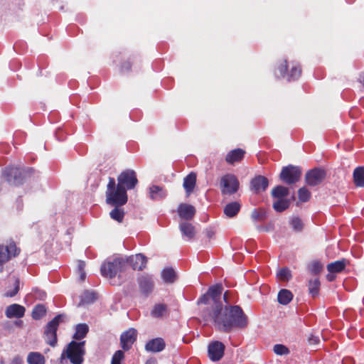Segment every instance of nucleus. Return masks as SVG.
<instances>
[{"label": "nucleus", "instance_id": "2f4dec72", "mask_svg": "<svg viewBox=\"0 0 364 364\" xmlns=\"http://www.w3.org/2000/svg\"><path fill=\"white\" fill-rule=\"evenodd\" d=\"M290 206V200L287 198L277 199L273 203L272 207L274 210L278 213H282L289 208Z\"/></svg>", "mask_w": 364, "mask_h": 364}, {"label": "nucleus", "instance_id": "c03bdc74", "mask_svg": "<svg viewBox=\"0 0 364 364\" xmlns=\"http://www.w3.org/2000/svg\"><path fill=\"white\" fill-rule=\"evenodd\" d=\"M124 358V353L122 350H117L112 358L111 364H121V360Z\"/></svg>", "mask_w": 364, "mask_h": 364}, {"label": "nucleus", "instance_id": "79ce46f5", "mask_svg": "<svg viewBox=\"0 0 364 364\" xmlns=\"http://www.w3.org/2000/svg\"><path fill=\"white\" fill-rule=\"evenodd\" d=\"M322 269L323 265L318 261L312 262L309 266V270L311 273L315 275L319 274L321 272Z\"/></svg>", "mask_w": 364, "mask_h": 364}, {"label": "nucleus", "instance_id": "864d4df0", "mask_svg": "<svg viewBox=\"0 0 364 364\" xmlns=\"http://www.w3.org/2000/svg\"><path fill=\"white\" fill-rule=\"evenodd\" d=\"M85 276H86V274H85V271L80 272V278L81 281L85 280Z\"/></svg>", "mask_w": 364, "mask_h": 364}, {"label": "nucleus", "instance_id": "1a4fd4ad", "mask_svg": "<svg viewBox=\"0 0 364 364\" xmlns=\"http://www.w3.org/2000/svg\"><path fill=\"white\" fill-rule=\"evenodd\" d=\"M220 190L223 195H232L239 189L240 183L233 174H225L220 179Z\"/></svg>", "mask_w": 364, "mask_h": 364}, {"label": "nucleus", "instance_id": "f3484780", "mask_svg": "<svg viewBox=\"0 0 364 364\" xmlns=\"http://www.w3.org/2000/svg\"><path fill=\"white\" fill-rule=\"evenodd\" d=\"M178 214L181 219L191 220L196 214V208L190 204L181 203L177 209Z\"/></svg>", "mask_w": 364, "mask_h": 364}, {"label": "nucleus", "instance_id": "37998d69", "mask_svg": "<svg viewBox=\"0 0 364 364\" xmlns=\"http://www.w3.org/2000/svg\"><path fill=\"white\" fill-rule=\"evenodd\" d=\"M273 350L274 353L279 355H287L289 353L288 348L282 344L274 345Z\"/></svg>", "mask_w": 364, "mask_h": 364}, {"label": "nucleus", "instance_id": "de8ad7c7", "mask_svg": "<svg viewBox=\"0 0 364 364\" xmlns=\"http://www.w3.org/2000/svg\"><path fill=\"white\" fill-rule=\"evenodd\" d=\"M308 341H309V344H311V345H316L319 343L320 340L318 336L311 335L309 337Z\"/></svg>", "mask_w": 364, "mask_h": 364}, {"label": "nucleus", "instance_id": "473e14b6", "mask_svg": "<svg viewBox=\"0 0 364 364\" xmlns=\"http://www.w3.org/2000/svg\"><path fill=\"white\" fill-rule=\"evenodd\" d=\"M46 311L45 305L38 304L33 307L31 316L34 320H39L46 314Z\"/></svg>", "mask_w": 364, "mask_h": 364}, {"label": "nucleus", "instance_id": "7c9ffc66", "mask_svg": "<svg viewBox=\"0 0 364 364\" xmlns=\"http://www.w3.org/2000/svg\"><path fill=\"white\" fill-rule=\"evenodd\" d=\"M161 277L166 283H173L177 275L173 268H166L161 272Z\"/></svg>", "mask_w": 364, "mask_h": 364}, {"label": "nucleus", "instance_id": "5701e85b", "mask_svg": "<svg viewBox=\"0 0 364 364\" xmlns=\"http://www.w3.org/2000/svg\"><path fill=\"white\" fill-rule=\"evenodd\" d=\"M179 229L182 235L186 237L187 240L193 239L196 233L195 227L188 222L180 223Z\"/></svg>", "mask_w": 364, "mask_h": 364}, {"label": "nucleus", "instance_id": "cd10ccee", "mask_svg": "<svg viewBox=\"0 0 364 364\" xmlns=\"http://www.w3.org/2000/svg\"><path fill=\"white\" fill-rule=\"evenodd\" d=\"M293 299V294L291 291L282 289H281L277 295V301L282 305L288 304Z\"/></svg>", "mask_w": 364, "mask_h": 364}, {"label": "nucleus", "instance_id": "4c0bfd02", "mask_svg": "<svg viewBox=\"0 0 364 364\" xmlns=\"http://www.w3.org/2000/svg\"><path fill=\"white\" fill-rule=\"evenodd\" d=\"M277 276L281 282H288L292 277L291 270L288 267H283L280 269Z\"/></svg>", "mask_w": 364, "mask_h": 364}, {"label": "nucleus", "instance_id": "f03ea898", "mask_svg": "<svg viewBox=\"0 0 364 364\" xmlns=\"http://www.w3.org/2000/svg\"><path fill=\"white\" fill-rule=\"evenodd\" d=\"M138 183L136 172L132 169H125L115 179L109 177L106 190V203L124 205L128 200L127 190L135 188Z\"/></svg>", "mask_w": 364, "mask_h": 364}, {"label": "nucleus", "instance_id": "f704fd0d", "mask_svg": "<svg viewBox=\"0 0 364 364\" xmlns=\"http://www.w3.org/2000/svg\"><path fill=\"white\" fill-rule=\"evenodd\" d=\"M251 218L254 221L263 222L267 218V212L262 208L254 209L251 213Z\"/></svg>", "mask_w": 364, "mask_h": 364}, {"label": "nucleus", "instance_id": "c756f323", "mask_svg": "<svg viewBox=\"0 0 364 364\" xmlns=\"http://www.w3.org/2000/svg\"><path fill=\"white\" fill-rule=\"evenodd\" d=\"M27 363L28 364H45V357L38 352H31L27 356Z\"/></svg>", "mask_w": 364, "mask_h": 364}, {"label": "nucleus", "instance_id": "8fccbe9b", "mask_svg": "<svg viewBox=\"0 0 364 364\" xmlns=\"http://www.w3.org/2000/svg\"><path fill=\"white\" fill-rule=\"evenodd\" d=\"M85 267V262L82 260L78 261L77 268H78L79 272L85 271L84 270Z\"/></svg>", "mask_w": 364, "mask_h": 364}, {"label": "nucleus", "instance_id": "49530a36", "mask_svg": "<svg viewBox=\"0 0 364 364\" xmlns=\"http://www.w3.org/2000/svg\"><path fill=\"white\" fill-rule=\"evenodd\" d=\"M131 68H132V63L129 60H127V61L124 62L122 64V65L120 67V71L122 73L128 72V71L131 70Z\"/></svg>", "mask_w": 364, "mask_h": 364}, {"label": "nucleus", "instance_id": "bb28decb", "mask_svg": "<svg viewBox=\"0 0 364 364\" xmlns=\"http://www.w3.org/2000/svg\"><path fill=\"white\" fill-rule=\"evenodd\" d=\"M150 198L155 200H160L166 196V192L159 186H152L149 188Z\"/></svg>", "mask_w": 364, "mask_h": 364}, {"label": "nucleus", "instance_id": "dca6fc26", "mask_svg": "<svg viewBox=\"0 0 364 364\" xmlns=\"http://www.w3.org/2000/svg\"><path fill=\"white\" fill-rule=\"evenodd\" d=\"M269 186L268 179L263 176H257L251 180V189L255 193H259L264 191Z\"/></svg>", "mask_w": 364, "mask_h": 364}, {"label": "nucleus", "instance_id": "b1692460", "mask_svg": "<svg viewBox=\"0 0 364 364\" xmlns=\"http://www.w3.org/2000/svg\"><path fill=\"white\" fill-rule=\"evenodd\" d=\"M107 203L110 205L114 206V208L112 209L109 213L111 218L117 221L118 223H122L123 221L125 214L124 209L121 208V206H122L123 205L112 204L109 203Z\"/></svg>", "mask_w": 364, "mask_h": 364}, {"label": "nucleus", "instance_id": "4be33fe9", "mask_svg": "<svg viewBox=\"0 0 364 364\" xmlns=\"http://www.w3.org/2000/svg\"><path fill=\"white\" fill-rule=\"evenodd\" d=\"M196 184V173L191 172L183 179V186L187 195H190L194 190Z\"/></svg>", "mask_w": 364, "mask_h": 364}, {"label": "nucleus", "instance_id": "58836bf2", "mask_svg": "<svg viewBox=\"0 0 364 364\" xmlns=\"http://www.w3.org/2000/svg\"><path fill=\"white\" fill-rule=\"evenodd\" d=\"M97 299L96 294L92 291H86L81 296L80 304H90Z\"/></svg>", "mask_w": 364, "mask_h": 364}, {"label": "nucleus", "instance_id": "a19ab883", "mask_svg": "<svg viewBox=\"0 0 364 364\" xmlns=\"http://www.w3.org/2000/svg\"><path fill=\"white\" fill-rule=\"evenodd\" d=\"M289 224L296 232H301L304 228L301 220L297 216L291 218L289 220Z\"/></svg>", "mask_w": 364, "mask_h": 364}, {"label": "nucleus", "instance_id": "39448f33", "mask_svg": "<svg viewBox=\"0 0 364 364\" xmlns=\"http://www.w3.org/2000/svg\"><path fill=\"white\" fill-rule=\"evenodd\" d=\"M85 341L80 342L71 341L67 346L66 349L63 351L60 359H64L66 357L72 364H82L85 354Z\"/></svg>", "mask_w": 364, "mask_h": 364}, {"label": "nucleus", "instance_id": "412c9836", "mask_svg": "<svg viewBox=\"0 0 364 364\" xmlns=\"http://www.w3.org/2000/svg\"><path fill=\"white\" fill-rule=\"evenodd\" d=\"M245 151L242 149H235L229 151L225 156V161L229 164H234L241 161L245 156Z\"/></svg>", "mask_w": 364, "mask_h": 364}, {"label": "nucleus", "instance_id": "aec40b11", "mask_svg": "<svg viewBox=\"0 0 364 364\" xmlns=\"http://www.w3.org/2000/svg\"><path fill=\"white\" fill-rule=\"evenodd\" d=\"M349 264V261L345 258L331 262L327 264L326 269L329 273L338 274L343 272Z\"/></svg>", "mask_w": 364, "mask_h": 364}, {"label": "nucleus", "instance_id": "a211bd4d", "mask_svg": "<svg viewBox=\"0 0 364 364\" xmlns=\"http://www.w3.org/2000/svg\"><path fill=\"white\" fill-rule=\"evenodd\" d=\"M25 311L26 309L24 306L18 304H13L6 307L5 315L9 318H20L24 316Z\"/></svg>", "mask_w": 364, "mask_h": 364}, {"label": "nucleus", "instance_id": "ea45409f", "mask_svg": "<svg viewBox=\"0 0 364 364\" xmlns=\"http://www.w3.org/2000/svg\"><path fill=\"white\" fill-rule=\"evenodd\" d=\"M298 198L300 202L306 203L309 200L311 193L306 187H302L298 191Z\"/></svg>", "mask_w": 364, "mask_h": 364}, {"label": "nucleus", "instance_id": "c9c22d12", "mask_svg": "<svg viewBox=\"0 0 364 364\" xmlns=\"http://www.w3.org/2000/svg\"><path fill=\"white\" fill-rule=\"evenodd\" d=\"M320 281L318 278L311 279L309 282V291L313 297L318 295L320 290Z\"/></svg>", "mask_w": 364, "mask_h": 364}, {"label": "nucleus", "instance_id": "2eb2a0df", "mask_svg": "<svg viewBox=\"0 0 364 364\" xmlns=\"http://www.w3.org/2000/svg\"><path fill=\"white\" fill-rule=\"evenodd\" d=\"M127 262L134 270L141 271L146 268L147 259L142 254H136L135 255L130 256L127 259Z\"/></svg>", "mask_w": 364, "mask_h": 364}, {"label": "nucleus", "instance_id": "5fc2aeb1", "mask_svg": "<svg viewBox=\"0 0 364 364\" xmlns=\"http://www.w3.org/2000/svg\"><path fill=\"white\" fill-rule=\"evenodd\" d=\"M214 235L212 230H207V236L210 238Z\"/></svg>", "mask_w": 364, "mask_h": 364}, {"label": "nucleus", "instance_id": "6e6d98bb", "mask_svg": "<svg viewBox=\"0 0 364 364\" xmlns=\"http://www.w3.org/2000/svg\"><path fill=\"white\" fill-rule=\"evenodd\" d=\"M228 291H225V294H223V299L225 300V301L226 303H228Z\"/></svg>", "mask_w": 364, "mask_h": 364}, {"label": "nucleus", "instance_id": "f8f14e48", "mask_svg": "<svg viewBox=\"0 0 364 364\" xmlns=\"http://www.w3.org/2000/svg\"><path fill=\"white\" fill-rule=\"evenodd\" d=\"M225 345L218 341L210 342L208 346V355L212 361L220 360L225 353Z\"/></svg>", "mask_w": 364, "mask_h": 364}, {"label": "nucleus", "instance_id": "393cba45", "mask_svg": "<svg viewBox=\"0 0 364 364\" xmlns=\"http://www.w3.org/2000/svg\"><path fill=\"white\" fill-rule=\"evenodd\" d=\"M353 178L356 187L364 188V166H358L354 169Z\"/></svg>", "mask_w": 364, "mask_h": 364}, {"label": "nucleus", "instance_id": "4468645a", "mask_svg": "<svg viewBox=\"0 0 364 364\" xmlns=\"http://www.w3.org/2000/svg\"><path fill=\"white\" fill-rule=\"evenodd\" d=\"M137 331L134 328H130L123 332L120 336V345L124 350H129L132 345L136 341Z\"/></svg>", "mask_w": 364, "mask_h": 364}, {"label": "nucleus", "instance_id": "9d476101", "mask_svg": "<svg viewBox=\"0 0 364 364\" xmlns=\"http://www.w3.org/2000/svg\"><path fill=\"white\" fill-rule=\"evenodd\" d=\"M301 176V169L300 167L289 165L282 168L279 178L287 184H294L299 181Z\"/></svg>", "mask_w": 364, "mask_h": 364}, {"label": "nucleus", "instance_id": "a18cd8bd", "mask_svg": "<svg viewBox=\"0 0 364 364\" xmlns=\"http://www.w3.org/2000/svg\"><path fill=\"white\" fill-rule=\"evenodd\" d=\"M19 291V280L16 279L15 284H14V288L11 290L6 292L5 296L7 297H13Z\"/></svg>", "mask_w": 364, "mask_h": 364}, {"label": "nucleus", "instance_id": "f257e3e1", "mask_svg": "<svg viewBox=\"0 0 364 364\" xmlns=\"http://www.w3.org/2000/svg\"><path fill=\"white\" fill-rule=\"evenodd\" d=\"M223 287L221 284L210 287L205 294L198 300V304L210 305L201 311L205 321H212L215 328L225 333L235 328L243 329L248 325V318L242 309L237 305L223 306L221 296Z\"/></svg>", "mask_w": 364, "mask_h": 364}, {"label": "nucleus", "instance_id": "3c124183", "mask_svg": "<svg viewBox=\"0 0 364 364\" xmlns=\"http://www.w3.org/2000/svg\"><path fill=\"white\" fill-rule=\"evenodd\" d=\"M145 364H157V360L154 358H151L146 361Z\"/></svg>", "mask_w": 364, "mask_h": 364}, {"label": "nucleus", "instance_id": "72a5a7b5", "mask_svg": "<svg viewBox=\"0 0 364 364\" xmlns=\"http://www.w3.org/2000/svg\"><path fill=\"white\" fill-rule=\"evenodd\" d=\"M89 331L88 326L85 323L77 324L75 329V333L73 335V338L75 340H80L86 336Z\"/></svg>", "mask_w": 364, "mask_h": 364}, {"label": "nucleus", "instance_id": "9b49d317", "mask_svg": "<svg viewBox=\"0 0 364 364\" xmlns=\"http://www.w3.org/2000/svg\"><path fill=\"white\" fill-rule=\"evenodd\" d=\"M326 176L324 169L315 168L309 171L305 176V181L307 185L316 186L321 183Z\"/></svg>", "mask_w": 364, "mask_h": 364}, {"label": "nucleus", "instance_id": "c85d7f7f", "mask_svg": "<svg viewBox=\"0 0 364 364\" xmlns=\"http://www.w3.org/2000/svg\"><path fill=\"white\" fill-rule=\"evenodd\" d=\"M289 193V188L283 186H275L271 192L272 198L275 199L285 198Z\"/></svg>", "mask_w": 364, "mask_h": 364}, {"label": "nucleus", "instance_id": "423d86ee", "mask_svg": "<svg viewBox=\"0 0 364 364\" xmlns=\"http://www.w3.org/2000/svg\"><path fill=\"white\" fill-rule=\"evenodd\" d=\"M127 262L122 258H115L112 261L104 262L100 268L103 277L113 279L118 273L125 270Z\"/></svg>", "mask_w": 364, "mask_h": 364}, {"label": "nucleus", "instance_id": "7ed1b4c3", "mask_svg": "<svg viewBox=\"0 0 364 364\" xmlns=\"http://www.w3.org/2000/svg\"><path fill=\"white\" fill-rule=\"evenodd\" d=\"M34 173L35 169L31 167L8 166L3 171L2 177L10 185L18 186L22 185L25 180Z\"/></svg>", "mask_w": 364, "mask_h": 364}, {"label": "nucleus", "instance_id": "603ef678", "mask_svg": "<svg viewBox=\"0 0 364 364\" xmlns=\"http://www.w3.org/2000/svg\"><path fill=\"white\" fill-rule=\"evenodd\" d=\"M335 278H336V277L332 273L326 275V279L329 282L333 281L335 279Z\"/></svg>", "mask_w": 364, "mask_h": 364}, {"label": "nucleus", "instance_id": "0eeeda50", "mask_svg": "<svg viewBox=\"0 0 364 364\" xmlns=\"http://www.w3.org/2000/svg\"><path fill=\"white\" fill-rule=\"evenodd\" d=\"M65 314H58L51 321H50L45 327L44 336L46 342L52 347L57 344V331L59 323L64 321Z\"/></svg>", "mask_w": 364, "mask_h": 364}, {"label": "nucleus", "instance_id": "09e8293b", "mask_svg": "<svg viewBox=\"0 0 364 364\" xmlns=\"http://www.w3.org/2000/svg\"><path fill=\"white\" fill-rule=\"evenodd\" d=\"M10 364H23V360L19 355H16L12 358Z\"/></svg>", "mask_w": 364, "mask_h": 364}, {"label": "nucleus", "instance_id": "ddd939ff", "mask_svg": "<svg viewBox=\"0 0 364 364\" xmlns=\"http://www.w3.org/2000/svg\"><path fill=\"white\" fill-rule=\"evenodd\" d=\"M137 283L140 293L147 296L154 290V282L152 276L146 274H141L137 277Z\"/></svg>", "mask_w": 364, "mask_h": 364}, {"label": "nucleus", "instance_id": "6e6552de", "mask_svg": "<svg viewBox=\"0 0 364 364\" xmlns=\"http://www.w3.org/2000/svg\"><path fill=\"white\" fill-rule=\"evenodd\" d=\"M20 252L21 249L12 240L6 245H0V272L4 270V264L11 258L17 257Z\"/></svg>", "mask_w": 364, "mask_h": 364}, {"label": "nucleus", "instance_id": "a878e982", "mask_svg": "<svg viewBox=\"0 0 364 364\" xmlns=\"http://www.w3.org/2000/svg\"><path fill=\"white\" fill-rule=\"evenodd\" d=\"M241 205L238 202H231L227 204L224 208V213L228 218H232L237 215Z\"/></svg>", "mask_w": 364, "mask_h": 364}, {"label": "nucleus", "instance_id": "6ab92c4d", "mask_svg": "<svg viewBox=\"0 0 364 364\" xmlns=\"http://www.w3.org/2000/svg\"><path fill=\"white\" fill-rule=\"evenodd\" d=\"M166 347V343L162 338H156L149 341L145 346L147 351L158 353L162 351Z\"/></svg>", "mask_w": 364, "mask_h": 364}, {"label": "nucleus", "instance_id": "20e7f679", "mask_svg": "<svg viewBox=\"0 0 364 364\" xmlns=\"http://www.w3.org/2000/svg\"><path fill=\"white\" fill-rule=\"evenodd\" d=\"M289 63L286 59L279 60L274 70V74L277 77L286 78L289 82L298 80L302 73L301 67L297 62H291L290 70H289Z\"/></svg>", "mask_w": 364, "mask_h": 364}, {"label": "nucleus", "instance_id": "e433bc0d", "mask_svg": "<svg viewBox=\"0 0 364 364\" xmlns=\"http://www.w3.org/2000/svg\"><path fill=\"white\" fill-rule=\"evenodd\" d=\"M166 305L162 304H156L154 306L153 309L151 310V315L153 317L159 318L161 317L166 313Z\"/></svg>", "mask_w": 364, "mask_h": 364}]
</instances>
